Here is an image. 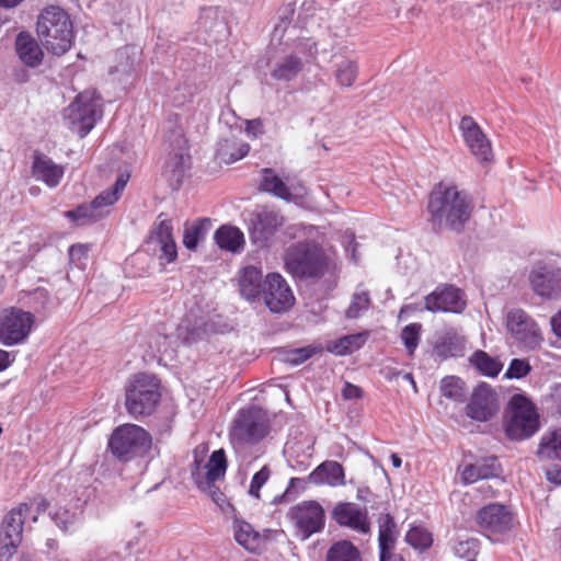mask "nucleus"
I'll return each instance as SVG.
<instances>
[{
	"instance_id": "nucleus-43",
	"label": "nucleus",
	"mask_w": 561,
	"mask_h": 561,
	"mask_svg": "<svg viewBox=\"0 0 561 561\" xmlns=\"http://www.w3.org/2000/svg\"><path fill=\"white\" fill-rule=\"evenodd\" d=\"M442 394L455 401L465 399L463 381L459 377L447 376L440 382Z\"/></svg>"
},
{
	"instance_id": "nucleus-57",
	"label": "nucleus",
	"mask_w": 561,
	"mask_h": 561,
	"mask_svg": "<svg viewBox=\"0 0 561 561\" xmlns=\"http://www.w3.org/2000/svg\"><path fill=\"white\" fill-rule=\"evenodd\" d=\"M342 396L346 400L360 399L364 396L362 388L351 382H345L342 389Z\"/></svg>"
},
{
	"instance_id": "nucleus-23",
	"label": "nucleus",
	"mask_w": 561,
	"mask_h": 561,
	"mask_svg": "<svg viewBox=\"0 0 561 561\" xmlns=\"http://www.w3.org/2000/svg\"><path fill=\"white\" fill-rule=\"evenodd\" d=\"M111 205L100 194L91 202L68 210L66 217L79 226L96 222L110 214Z\"/></svg>"
},
{
	"instance_id": "nucleus-24",
	"label": "nucleus",
	"mask_w": 561,
	"mask_h": 561,
	"mask_svg": "<svg viewBox=\"0 0 561 561\" xmlns=\"http://www.w3.org/2000/svg\"><path fill=\"white\" fill-rule=\"evenodd\" d=\"M31 173L36 181H41L53 188L59 185L65 174V168L55 163L49 157L35 151Z\"/></svg>"
},
{
	"instance_id": "nucleus-7",
	"label": "nucleus",
	"mask_w": 561,
	"mask_h": 561,
	"mask_svg": "<svg viewBox=\"0 0 561 561\" xmlns=\"http://www.w3.org/2000/svg\"><path fill=\"white\" fill-rule=\"evenodd\" d=\"M99 107L95 92L83 91L64 110V123L80 138H84L96 124Z\"/></svg>"
},
{
	"instance_id": "nucleus-48",
	"label": "nucleus",
	"mask_w": 561,
	"mask_h": 561,
	"mask_svg": "<svg viewBox=\"0 0 561 561\" xmlns=\"http://www.w3.org/2000/svg\"><path fill=\"white\" fill-rule=\"evenodd\" d=\"M422 325L420 323H410L405 325L401 333V339L408 350L409 355H413L420 342V332Z\"/></svg>"
},
{
	"instance_id": "nucleus-54",
	"label": "nucleus",
	"mask_w": 561,
	"mask_h": 561,
	"mask_svg": "<svg viewBox=\"0 0 561 561\" xmlns=\"http://www.w3.org/2000/svg\"><path fill=\"white\" fill-rule=\"evenodd\" d=\"M294 54L302 55L306 61L312 60L318 54L317 43L311 38H301L297 42Z\"/></svg>"
},
{
	"instance_id": "nucleus-5",
	"label": "nucleus",
	"mask_w": 561,
	"mask_h": 561,
	"mask_svg": "<svg viewBox=\"0 0 561 561\" xmlns=\"http://www.w3.org/2000/svg\"><path fill=\"white\" fill-rule=\"evenodd\" d=\"M161 400L160 381L150 374L140 373L126 387L125 405L133 416L150 415Z\"/></svg>"
},
{
	"instance_id": "nucleus-4",
	"label": "nucleus",
	"mask_w": 561,
	"mask_h": 561,
	"mask_svg": "<svg viewBox=\"0 0 561 561\" xmlns=\"http://www.w3.org/2000/svg\"><path fill=\"white\" fill-rule=\"evenodd\" d=\"M151 435L145 428L126 423L113 430L107 447L117 460L127 462L146 455L151 448Z\"/></svg>"
},
{
	"instance_id": "nucleus-38",
	"label": "nucleus",
	"mask_w": 561,
	"mask_h": 561,
	"mask_svg": "<svg viewBox=\"0 0 561 561\" xmlns=\"http://www.w3.org/2000/svg\"><path fill=\"white\" fill-rule=\"evenodd\" d=\"M233 534L236 541L247 550H254L256 548L260 535L248 522L236 518L233 522Z\"/></svg>"
},
{
	"instance_id": "nucleus-10",
	"label": "nucleus",
	"mask_w": 561,
	"mask_h": 561,
	"mask_svg": "<svg viewBox=\"0 0 561 561\" xmlns=\"http://www.w3.org/2000/svg\"><path fill=\"white\" fill-rule=\"evenodd\" d=\"M474 520L480 531L494 542L514 526L513 513L500 503H490L478 510Z\"/></svg>"
},
{
	"instance_id": "nucleus-36",
	"label": "nucleus",
	"mask_w": 561,
	"mask_h": 561,
	"mask_svg": "<svg viewBox=\"0 0 561 561\" xmlns=\"http://www.w3.org/2000/svg\"><path fill=\"white\" fill-rule=\"evenodd\" d=\"M537 456L540 459L546 460H561V428L542 436L537 450Z\"/></svg>"
},
{
	"instance_id": "nucleus-19",
	"label": "nucleus",
	"mask_w": 561,
	"mask_h": 561,
	"mask_svg": "<svg viewBox=\"0 0 561 561\" xmlns=\"http://www.w3.org/2000/svg\"><path fill=\"white\" fill-rule=\"evenodd\" d=\"M331 515L332 519L342 527H347L360 534H368L370 530L367 510L360 508L355 503L339 502Z\"/></svg>"
},
{
	"instance_id": "nucleus-40",
	"label": "nucleus",
	"mask_w": 561,
	"mask_h": 561,
	"mask_svg": "<svg viewBox=\"0 0 561 561\" xmlns=\"http://www.w3.org/2000/svg\"><path fill=\"white\" fill-rule=\"evenodd\" d=\"M205 468V474L201 473V479L207 481H218L225 477L227 470V458L224 449H218L211 453Z\"/></svg>"
},
{
	"instance_id": "nucleus-55",
	"label": "nucleus",
	"mask_w": 561,
	"mask_h": 561,
	"mask_svg": "<svg viewBox=\"0 0 561 561\" xmlns=\"http://www.w3.org/2000/svg\"><path fill=\"white\" fill-rule=\"evenodd\" d=\"M294 13L295 9L290 3L283 7L279 10V23L275 26V31H282L284 33L293 20Z\"/></svg>"
},
{
	"instance_id": "nucleus-12",
	"label": "nucleus",
	"mask_w": 561,
	"mask_h": 561,
	"mask_svg": "<svg viewBox=\"0 0 561 561\" xmlns=\"http://www.w3.org/2000/svg\"><path fill=\"white\" fill-rule=\"evenodd\" d=\"M34 324V316L19 308L0 313V343L12 346L24 342Z\"/></svg>"
},
{
	"instance_id": "nucleus-64",
	"label": "nucleus",
	"mask_w": 561,
	"mask_h": 561,
	"mask_svg": "<svg viewBox=\"0 0 561 561\" xmlns=\"http://www.w3.org/2000/svg\"><path fill=\"white\" fill-rule=\"evenodd\" d=\"M14 81L18 83H25L28 81L30 76L28 72L25 69H18L13 72Z\"/></svg>"
},
{
	"instance_id": "nucleus-22",
	"label": "nucleus",
	"mask_w": 561,
	"mask_h": 561,
	"mask_svg": "<svg viewBox=\"0 0 561 561\" xmlns=\"http://www.w3.org/2000/svg\"><path fill=\"white\" fill-rule=\"evenodd\" d=\"M460 479L463 484H471L479 480L495 478L502 472V467L495 456L478 459L473 463L459 467Z\"/></svg>"
},
{
	"instance_id": "nucleus-59",
	"label": "nucleus",
	"mask_w": 561,
	"mask_h": 561,
	"mask_svg": "<svg viewBox=\"0 0 561 561\" xmlns=\"http://www.w3.org/2000/svg\"><path fill=\"white\" fill-rule=\"evenodd\" d=\"M31 505H35L36 515L33 516L32 520L37 522L38 515L46 512L49 507V501L44 496H36L31 500Z\"/></svg>"
},
{
	"instance_id": "nucleus-61",
	"label": "nucleus",
	"mask_w": 561,
	"mask_h": 561,
	"mask_svg": "<svg viewBox=\"0 0 561 561\" xmlns=\"http://www.w3.org/2000/svg\"><path fill=\"white\" fill-rule=\"evenodd\" d=\"M249 151H250V146L245 142H241L237 147V152L230 153V158L228 161L229 162L238 161V160L242 159L243 157H245L249 153Z\"/></svg>"
},
{
	"instance_id": "nucleus-60",
	"label": "nucleus",
	"mask_w": 561,
	"mask_h": 561,
	"mask_svg": "<svg viewBox=\"0 0 561 561\" xmlns=\"http://www.w3.org/2000/svg\"><path fill=\"white\" fill-rule=\"evenodd\" d=\"M546 478L549 482L561 485V467L559 465H553L546 470Z\"/></svg>"
},
{
	"instance_id": "nucleus-44",
	"label": "nucleus",
	"mask_w": 561,
	"mask_h": 561,
	"mask_svg": "<svg viewBox=\"0 0 561 561\" xmlns=\"http://www.w3.org/2000/svg\"><path fill=\"white\" fill-rule=\"evenodd\" d=\"M358 67L355 61L343 60L337 65L335 78L340 85L348 88L356 80Z\"/></svg>"
},
{
	"instance_id": "nucleus-49",
	"label": "nucleus",
	"mask_w": 561,
	"mask_h": 561,
	"mask_svg": "<svg viewBox=\"0 0 561 561\" xmlns=\"http://www.w3.org/2000/svg\"><path fill=\"white\" fill-rule=\"evenodd\" d=\"M531 371V366L526 358H513L506 369L504 377L506 379H520Z\"/></svg>"
},
{
	"instance_id": "nucleus-25",
	"label": "nucleus",
	"mask_w": 561,
	"mask_h": 561,
	"mask_svg": "<svg viewBox=\"0 0 561 561\" xmlns=\"http://www.w3.org/2000/svg\"><path fill=\"white\" fill-rule=\"evenodd\" d=\"M173 226L171 220L164 219L151 231L148 239V244L159 247V259L164 260L167 263L173 262L176 256V244L173 239Z\"/></svg>"
},
{
	"instance_id": "nucleus-34",
	"label": "nucleus",
	"mask_w": 561,
	"mask_h": 561,
	"mask_svg": "<svg viewBox=\"0 0 561 561\" xmlns=\"http://www.w3.org/2000/svg\"><path fill=\"white\" fill-rule=\"evenodd\" d=\"M469 363L481 375L486 377H496L503 368V364L495 357L490 356L482 350H477L469 357Z\"/></svg>"
},
{
	"instance_id": "nucleus-46",
	"label": "nucleus",
	"mask_w": 561,
	"mask_h": 561,
	"mask_svg": "<svg viewBox=\"0 0 561 561\" xmlns=\"http://www.w3.org/2000/svg\"><path fill=\"white\" fill-rule=\"evenodd\" d=\"M370 306V296L366 290L356 291L352 296L351 304L345 311L347 319H357L362 312L366 311Z\"/></svg>"
},
{
	"instance_id": "nucleus-29",
	"label": "nucleus",
	"mask_w": 561,
	"mask_h": 561,
	"mask_svg": "<svg viewBox=\"0 0 561 561\" xmlns=\"http://www.w3.org/2000/svg\"><path fill=\"white\" fill-rule=\"evenodd\" d=\"M302 69V59L297 54H289L274 64L271 76L277 81H291L298 77Z\"/></svg>"
},
{
	"instance_id": "nucleus-35",
	"label": "nucleus",
	"mask_w": 561,
	"mask_h": 561,
	"mask_svg": "<svg viewBox=\"0 0 561 561\" xmlns=\"http://www.w3.org/2000/svg\"><path fill=\"white\" fill-rule=\"evenodd\" d=\"M367 340V333L345 335L328 345V351L335 355H347L359 350Z\"/></svg>"
},
{
	"instance_id": "nucleus-20",
	"label": "nucleus",
	"mask_w": 561,
	"mask_h": 561,
	"mask_svg": "<svg viewBox=\"0 0 561 561\" xmlns=\"http://www.w3.org/2000/svg\"><path fill=\"white\" fill-rule=\"evenodd\" d=\"M283 218L270 210L255 214L250 221L249 233L252 243L259 248L268 245L277 229L282 226Z\"/></svg>"
},
{
	"instance_id": "nucleus-47",
	"label": "nucleus",
	"mask_w": 561,
	"mask_h": 561,
	"mask_svg": "<svg viewBox=\"0 0 561 561\" xmlns=\"http://www.w3.org/2000/svg\"><path fill=\"white\" fill-rule=\"evenodd\" d=\"M51 520L62 531L68 533L77 522V514L66 507H59L49 513Z\"/></svg>"
},
{
	"instance_id": "nucleus-31",
	"label": "nucleus",
	"mask_w": 561,
	"mask_h": 561,
	"mask_svg": "<svg viewBox=\"0 0 561 561\" xmlns=\"http://www.w3.org/2000/svg\"><path fill=\"white\" fill-rule=\"evenodd\" d=\"M260 190L272 194L280 199L290 201L291 193L286 183L276 174L272 168H264L261 171Z\"/></svg>"
},
{
	"instance_id": "nucleus-37",
	"label": "nucleus",
	"mask_w": 561,
	"mask_h": 561,
	"mask_svg": "<svg viewBox=\"0 0 561 561\" xmlns=\"http://www.w3.org/2000/svg\"><path fill=\"white\" fill-rule=\"evenodd\" d=\"M463 341L456 334L447 333L442 336L435 344V354L443 358L457 357L462 354Z\"/></svg>"
},
{
	"instance_id": "nucleus-45",
	"label": "nucleus",
	"mask_w": 561,
	"mask_h": 561,
	"mask_svg": "<svg viewBox=\"0 0 561 561\" xmlns=\"http://www.w3.org/2000/svg\"><path fill=\"white\" fill-rule=\"evenodd\" d=\"M480 542L476 538L459 539L454 546V553L466 561H476Z\"/></svg>"
},
{
	"instance_id": "nucleus-27",
	"label": "nucleus",
	"mask_w": 561,
	"mask_h": 561,
	"mask_svg": "<svg viewBox=\"0 0 561 561\" xmlns=\"http://www.w3.org/2000/svg\"><path fill=\"white\" fill-rule=\"evenodd\" d=\"M309 483L330 486H340L345 484V474L343 466L334 460H327L320 463L310 472L307 478Z\"/></svg>"
},
{
	"instance_id": "nucleus-1",
	"label": "nucleus",
	"mask_w": 561,
	"mask_h": 561,
	"mask_svg": "<svg viewBox=\"0 0 561 561\" xmlns=\"http://www.w3.org/2000/svg\"><path fill=\"white\" fill-rule=\"evenodd\" d=\"M474 209L471 195L458 186L439 182L430 193L428 221L434 229L462 233Z\"/></svg>"
},
{
	"instance_id": "nucleus-52",
	"label": "nucleus",
	"mask_w": 561,
	"mask_h": 561,
	"mask_svg": "<svg viewBox=\"0 0 561 561\" xmlns=\"http://www.w3.org/2000/svg\"><path fill=\"white\" fill-rule=\"evenodd\" d=\"M320 347L305 346L290 351L287 360L293 365H299L311 358L316 353L320 352Z\"/></svg>"
},
{
	"instance_id": "nucleus-62",
	"label": "nucleus",
	"mask_w": 561,
	"mask_h": 561,
	"mask_svg": "<svg viewBox=\"0 0 561 561\" xmlns=\"http://www.w3.org/2000/svg\"><path fill=\"white\" fill-rule=\"evenodd\" d=\"M13 359L14 357L11 358L10 353L0 350V371L5 370L11 365Z\"/></svg>"
},
{
	"instance_id": "nucleus-58",
	"label": "nucleus",
	"mask_w": 561,
	"mask_h": 561,
	"mask_svg": "<svg viewBox=\"0 0 561 561\" xmlns=\"http://www.w3.org/2000/svg\"><path fill=\"white\" fill-rule=\"evenodd\" d=\"M245 131L254 138L262 136L264 134L263 121L261 118L247 121Z\"/></svg>"
},
{
	"instance_id": "nucleus-39",
	"label": "nucleus",
	"mask_w": 561,
	"mask_h": 561,
	"mask_svg": "<svg viewBox=\"0 0 561 561\" xmlns=\"http://www.w3.org/2000/svg\"><path fill=\"white\" fill-rule=\"evenodd\" d=\"M327 561H362L359 550L347 540L334 542L327 552Z\"/></svg>"
},
{
	"instance_id": "nucleus-30",
	"label": "nucleus",
	"mask_w": 561,
	"mask_h": 561,
	"mask_svg": "<svg viewBox=\"0 0 561 561\" xmlns=\"http://www.w3.org/2000/svg\"><path fill=\"white\" fill-rule=\"evenodd\" d=\"M214 239L221 250L232 253L240 252L244 247L243 232L233 226L222 225L216 230Z\"/></svg>"
},
{
	"instance_id": "nucleus-16",
	"label": "nucleus",
	"mask_w": 561,
	"mask_h": 561,
	"mask_svg": "<svg viewBox=\"0 0 561 561\" xmlns=\"http://www.w3.org/2000/svg\"><path fill=\"white\" fill-rule=\"evenodd\" d=\"M534 293L546 299H557L561 295L560 270L552 264L536 263L528 276Z\"/></svg>"
},
{
	"instance_id": "nucleus-41",
	"label": "nucleus",
	"mask_w": 561,
	"mask_h": 561,
	"mask_svg": "<svg viewBox=\"0 0 561 561\" xmlns=\"http://www.w3.org/2000/svg\"><path fill=\"white\" fill-rule=\"evenodd\" d=\"M196 469L192 471V478L195 481L197 488L206 493L218 506L221 508L227 504L226 495L215 484L216 481H207L201 479L199 461L195 460Z\"/></svg>"
},
{
	"instance_id": "nucleus-11",
	"label": "nucleus",
	"mask_w": 561,
	"mask_h": 561,
	"mask_svg": "<svg viewBox=\"0 0 561 561\" xmlns=\"http://www.w3.org/2000/svg\"><path fill=\"white\" fill-rule=\"evenodd\" d=\"M30 512L27 503L13 507L3 518L0 529V561H9L22 541L23 526Z\"/></svg>"
},
{
	"instance_id": "nucleus-15",
	"label": "nucleus",
	"mask_w": 561,
	"mask_h": 561,
	"mask_svg": "<svg viewBox=\"0 0 561 561\" xmlns=\"http://www.w3.org/2000/svg\"><path fill=\"white\" fill-rule=\"evenodd\" d=\"M273 313L287 312L295 304V296L286 279L278 273H268L264 278L262 296Z\"/></svg>"
},
{
	"instance_id": "nucleus-3",
	"label": "nucleus",
	"mask_w": 561,
	"mask_h": 561,
	"mask_svg": "<svg viewBox=\"0 0 561 561\" xmlns=\"http://www.w3.org/2000/svg\"><path fill=\"white\" fill-rule=\"evenodd\" d=\"M285 267L297 279L320 278L328 268L323 249L312 241H300L290 245L285 254Z\"/></svg>"
},
{
	"instance_id": "nucleus-9",
	"label": "nucleus",
	"mask_w": 561,
	"mask_h": 561,
	"mask_svg": "<svg viewBox=\"0 0 561 561\" xmlns=\"http://www.w3.org/2000/svg\"><path fill=\"white\" fill-rule=\"evenodd\" d=\"M167 142L172 150L168 153L163 164L162 176L172 190H179L183 183L191 159L187 140L180 130H173L167 137Z\"/></svg>"
},
{
	"instance_id": "nucleus-17",
	"label": "nucleus",
	"mask_w": 561,
	"mask_h": 561,
	"mask_svg": "<svg viewBox=\"0 0 561 561\" xmlns=\"http://www.w3.org/2000/svg\"><path fill=\"white\" fill-rule=\"evenodd\" d=\"M499 410L497 394L485 382L474 388L470 402L466 407L467 415L476 421H489Z\"/></svg>"
},
{
	"instance_id": "nucleus-8",
	"label": "nucleus",
	"mask_w": 561,
	"mask_h": 561,
	"mask_svg": "<svg viewBox=\"0 0 561 561\" xmlns=\"http://www.w3.org/2000/svg\"><path fill=\"white\" fill-rule=\"evenodd\" d=\"M268 420L263 409L251 405L241 409L236 415L230 437L238 444H253L268 434Z\"/></svg>"
},
{
	"instance_id": "nucleus-26",
	"label": "nucleus",
	"mask_w": 561,
	"mask_h": 561,
	"mask_svg": "<svg viewBox=\"0 0 561 561\" xmlns=\"http://www.w3.org/2000/svg\"><path fill=\"white\" fill-rule=\"evenodd\" d=\"M15 51L24 66L36 68L42 65L44 51L36 38L28 32L22 31L15 38Z\"/></svg>"
},
{
	"instance_id": "nucleus-56",
	"label": "nucleus",
	"mask_w": 561,
	"mask_h": 561,
	"mask_svg": "<svg viewBox=\"0 0 561 561\" xmlns=\"http://www.w3.org/2000/svg\"><path fill=\"white\" fill-rule=\"evenodd\" d=\"M302 482H304V480L300 479V478H291L289 480L288 488L285 490V492L282 495H278V496L274 497L273 504H279V503H283V502L291 501L295 497V495H293V493H291V489L296 488L297 484H301Z\"/></svg>"
},
{
	"instance_id": "nucleus-28",
	"label": "nucleus",
	"mask_w": 561,
	"mask_h": 561,
	"mask_svg": "<svg viewBox=\"0 0 561 561\" xmlns=\"http://www.w3.org/2000/svg\"><path fill=\"white\" fill-rule=\"evenodd\" d=\"M263 290L262 271L252 265L242 268L239 276L240 295L249 301H254L262 296Z\"/></svg>"
},
{
	"instance_id": "nucleus-14",
	"label": "nucleus",
	"mask_w": 561,
	"mask_h": 561,
	"mask_svg": "<svg viewBox=\"0 0 561 561\" xmlns=\"http://www.w3.org/2000/svg\"><path fill=\"white\" fill-rule=\"evenodd\" d=\"M506 328L512 336L525 348L535 350L543 341L536 321L523 309H512L506 316Z\"/></svg>"
},
{
	"instance_id": "nucleus-18",
	"label": "nucleus",
	"mask_w": 561,
	"mask_h": 561,
	"mask_svg": "<svg viewBox=\"0 0 561 561\" xmlns=\"http://www.w3.org/2000/svg\"><path fill=\"white\" fill-rule=\"evenodd\" d=\"M465 308L461 291L453 285H439L425 297V309L432 312L460 313Z\"/></svg>"
},
{
	"instance_id": "nucleus-21",
	"label": "nucleus",
	"mask_w": 561,
	"mask_h": 561,
	"mask_svg": "<svg viewBox=\"0 0 561 561\" xmlns=\"http://www.w3.org/2000/svg\"><path fill=\"white\" fill-rule=\"evenodd\" d=\"M471 153L481 162L490 161L492 148L480 126L471 116H463L459 125Z\"/></svg>"
},
{
	"instance_id": "nucleus-50",
	"label": "nucleus",
	"mask_w": 561,
	"mask_h": 561,
	"mask_svg": "<svg viewBox=\"0 0 561 561\" xmlns=\"http://www.w3.org/2000/svg\"><path fill=\"white\" fill-rule=\"evenodd\" d=\"M90 247L88 244H72L68 250L69 263L78 268L85 266Z\"/></svg>"
},
{
	"instance_id": "nucleus-33",
	"label": "nucleus",
	"mask_w": 561,
	"mask_h": 561,
	"mask_svg": "<svg viewBox=\"0 0 561 561\" xmlns=\"http://www.w3.org/2000/svg\"><path fill=\"white\" fill-rule=\"evenodd\" d=\"M211 222L208 218H202L193 221L192 224L186 222L184 225L183 232V244L187 250H195L201 241H203Z\"/></svg>"
},
{
	"instance_id": "nucleus-32",
	"label": "nucleus",
	"mask_w": 561,
	"mask_h": 561,
	"mask_svg": "<svg viewBox=\"0 0 561 561\" xmlns=\"http://www.w3.org/2000/svg\"><path fill=\"white\" fill-rule=\"evenodd\" d=\"M379 559L385 561L396 541V523L390 514H382L379 518Z\"/></svg>"
},
{
	"instance_id": "nucleus-51",
	"label": "nucleus",
	"mask_w": 561,
	"mask_h": 561,
	"mask_svg": "<svg viewBox=\"0 0 561 561\" xmlns=\"http://www.w3.org/2000/svg\"><path fill=\"white\" fill-rule=\"evenodd\" d=\"M271 476V470L267 466H263L252 477L249 494L255 499H260V490L267 482Z\"/></svg>"
},
{
	"instance_id": "nucleus-13",
	"label": "nucleus",
	"mask_w": 561,
	"mask_h": 561,
	"mask_svg": "<svg viewBox=\"0 0 561 561\" xmlns=\"http://www.w3.org/2000/svg\"><path fill=\"white\" fill-rule=\"evenodd\" d=\"M287 517L304 540L321 531L325 523L324 510L317 501H304L290 507Z\"/></svg>"
},
{
	"instance_id": "nucleus-6",
	"label": "nucleus",
	"mask_w": 561,
	"mask_h": 561,
	"mask_svg": "<svg viewBox=\"0 0 561 561\" xmlns=\"http://www.w3.org/2000/svg\"><path fill=\"white\" fill-rule=\"evenodd\" d=\"M505 433L510 439L530 438L539 430V415L536 405L524 394L516 393L507 403Z\"/></svg>"
},
{
	"instance_id": "nucleus-63",
	"label": "nucleus",
	"mask_w": 561,
	"mask_h": 561,
	"mask_svg": "<svg viewBox=\"0 0 561 561\" xmlns=\"http://www.w3.org/2000/svg\"><path fill=\"white\" fill-rule=\"evenodd\" d=\"M551 327L554 334L561 339V310L551 318Z\"/></svg>"
},
{
	"instance_id": "nucleus-53",
	"label": "nucleus",
	"mask_w": 561,
	"mask_h": 561,
	"mask_svg": "<svg viewBox=\"0 0 561 561\" xmlns=\"http://www.w3.org/2000/svg\"><path fill=\"white\" fill-rule=\"evenodd\" d=\"M127 181H128V175L126 178L123 174L119 175L116 179L114 185L111 188L105 190L102 193H100V195L104 197V201H106L107 204H110L111 206L114 205L118 201L122 192L124 191V188L127 184Z\"/></svg>"
},
{
	"instance_id": "nucleus-42",
	"label": "nucleus",
	"mask_w": 561,
	"mask_h": 561,
	"mask_svg": "<svg viewBox=\"0 0 561 561\" xmlns=\"http://www.w3.org/2000/svg\"><path fill=\"white\" fill-rule=\"evenodd\" d=\"M405 541L413 548L423 551L432 546L433 537L424 527L413 526L407 533Z\"/></svg>"
},
{
	"instance_id": "nucleus-2",
	"label": "nucleus",
	"mask_w": 561,
	"mask_h": 561,
	"mask_svg": "<svg viewBox=\"0 0 561 561\" xmlns=\"http://www.w3.org/2000/svg\"><path fill=\"white\" fill-rule=\"evenodd\" d=\"M36 33L43 46L53 55L62 56L72 46V23L58 5L46 7L38 15Z\"/></svg>"
}]
</instances>
